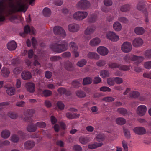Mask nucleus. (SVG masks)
I'll return each instance as SVG.
<instances>
[{"mask_svg": "<svg viewBox=\"0 0 151 151\" xmlns=\"http://www.w3.org/2000/svg\"><path fill=\"white\" fill-rule=\"evenodd\" d=\"M52 50L57 53H60L67 50L68 48V45L67 42L58 41L51 47Z\"/></svg>", "mask_w": 151, "mask_h": 151, "instance_id": "obj_1", "label": "nucleus"}, {"mask_svg": "<svg viewBox=\"0 0 151 151\" xmlns=\"http://www.w3.org/2000/svg\"><path fill=\"white\" fill-rule=\"evenodd\" d=\"M17 6H15L12 3L10 4L9 6L11 8V13L21 11L25 12L27 10L28 8V5L24 4V2L17 1Z\"/></svg>", "mask_w": 151, "mask_h": 151, "instance_id": "obj_2", "label": "nucleus"}, {"mask_svg": "<svg viewBox=\"0 0 151 151\" xmlns=\"http://www.w3.org/2000/svg\"><path fill=\"white\" fill-rule=\"evenodd\" d=\"M123 59L124 61L126 63H130V61H135V63L138 64L142 61L143 59V57L128 54L124 57Z\"/></svg>", "mask_w": 151, "mask_h": 151, "instance_id": "obj_3", "label": "nucleus"}, {"mask_svg": "<svg viewBox=\"0 0 151 151\" xmlns=\"http://www.w3.org/2000/svg\"><path fill=\"white\" fill-rule=\"evenodd\" d=\"M76 6L79 9L85 10L90 7L91 4L87 0H81L77 3Z\"/></svg>", "mask_w": 151, "mask_h": 151, "instance_id": "obj_4", "label": "nucleus"}, {"mask_svg": "<svg viewBox=\"0 0 151 151\" xmlns=\"http://www.w3.org/2000/svg\"><path fill=\"white\" fill-rule=\"evenodd\" d=\"M88 15V13L86 12L78 11L74 13L73 17L74 19L80 21L83 19Z\"/></svg>", "mask_w": 151, "mask_h": 151, "instance_id": "obj_5", "label": "nucleus"}, {"mask_svg": "<svg viewBox=\"0 0 151 151\" xmlns=\"http://www.w3.org/2000/svg\"><path fill=\"white\" fill-rule=\"evenodd\" d=\"M54 33L55 35H59L60 36L64 37L66 35V33L63 29L61 27L57 26L53 29Z\"/></svg>", "mask_w": 151, "mask_h": 151, "instance_id": "obj_6", "label": "nucleus"}, {"mask_svg": "<svg viewBox=\"0 0 151 151\" xmlns=\"http://www.w3.org/2000/svg\"><path fill=\"white\" fill-rule=\"evenodd\" d=\"M31 32L32 34L34 35L35 34V29L32 26L31 28H30L28 25L25 26L24 27V32L20 33V35L23 37H25V35Z\"/></svg>", "mask_w": 151, "mask_h": 151, "instance_id": "obj_7", "label": "nucleus"}, {"mask_svg": "<svg viewBox=\"0 0 151 151\" xmlns=\"http://www.w3.org/2000/svg\"><path fill=\"white\" fill-rule=\"evenodd\" d=\"M132 49L131 43L128 42H124L122 45L121 49L125 53H128L131 51Z\"/></svg>", "mask_w": 151, "mask_h": 151, "instance_id": "obj_8", "label": "nucleus"}, {"mask_svg": "<svg viewBox=\"0 0 151 151\" xmlns=\"http://www.w3.org/2000/svg\"><path fill=\"white\" fill-rule=\"evenodd\" d=\"M106 37L113 42L117 41L119 40V37L113 32L109 31L106 35Z\"/></svg>", "mask_w": 151, "mask_h": 151, "instance_id": "obj_9", "label": "nucleus"}, {"mask_svg": "<svg viewBox=\"0 0 151 151\" xmlns=\"http://www.w3.org/2000/svg\"><path fill=\"white\" fill-rule=\"evenodd\" d=\"M146 111V106L144 105H141L137 107V113L139 116H143L145 114Z\"/></svg>", "mask_w": 151, "mask_h": 151, "instance_id": "obj_10", "label": "nucleus"}, {"mask_svg": "<svg viewBox=\"0 0 151 151\" xmlns=\"http://www.w3.org/2000/svg\"><path fill=\"white\" fill-rule=\"evenodd\" d=\"M133 131L135 133L139 135H143L146 132L145 129L142 127H136L133 129Z\"/></svg>", "mask_w": 151, "mask_h": 151, "instance_id": "obj_11", "label": "nucleus"}, {"mask_svg": "<svg viewBox=\"0 0 151 151\" xmlns=\"http://www.w3.org/2000/svg\"><path fill=\"white\" fill-rule=\"evenodd\" d=\"M97 52L99 54L102 56L106 55L109 52L108 50L106 47L102 46L98 47Z\"/></svg>", "mask_w": 151, "mask_h": 151, "instance_id": "obj_12", "label": "nucleus"}, {"mask_svg": "<svg viewBox=\"0 0 151 151\" xmlns=\"http://www.w3.org/2000/svg\"><path fill=\"white\" fill-rule=\"evenodd\" d=\"M68 30L73 32H77L79 29V27L78 25L76 24L73 23L70 24L68 26Z\"/></svg>", "mask_w": 151, "mask_h": 151, "instance_id": "obj_13", "label": "nucleus"}, {"mask_svg": "<svg viewBox=\"0 0 151 151\" xmlns=\"http://www.w3.org/2000/svg\"><path fill=\"white\" fill-rule=\"evenodd\" d=\"M26 87L27 90L30 93H34L35 90V85L31 82H29L26 84Z\"/></svg>", "mask_w": 151, "mask_h": 151, "instance_id": "obj_14", "label": "nucleus"}, {"mask_svg": "<svg viewBox=\"0 0 151 151\" xmlns=\"http://www.w3.org/2000/svg\"><path fill=\"white\" fill-rule=\"evenodd\" d=\"M143 43V40L139 38L135 39L133 40L132 42L133 46L135 47H138L141 46Z\"/></svg>", "mask_w": 151, "mask_h": 151, "instance_id": "obj_15", "label": "nucleus"}, {"mask_svg": "<svg viewBox=\"0 0 151 151\" xmlns=\"http://www.w3.org/2000/svg\"><path fill=\"white\" fill-rule=\"evenodd\" d=\"M35 143L32 141H28L25 142L24 147L25 149L29 150L35 146Z\"/></svg>", "mask_w": 151, "mask_h": 151, "instance_id": "obj_16", "label": "nucleus"}, {"mask_svg": "<svg viewBox=\"0 0 151 151\" xmlns=\"http://www.w3.org/2000/svg\"><path fill=\"white\" fill-rule=\"evenodd\" d=\"M22 78L24 80H28L32 77L31 73L29 71H23L21 73Z\"/></svg>", "mask_w": 151, "mask_h": 151, "instance_id": "obj_17", "label": "nucleus"}, {"mask_svg": "<svg viewBox=\"0 0 151 151\" xmlns=\"http://www.w3.org/2000/svg\"><path fill=\"white\" fill-rule=\"evenodd\" d=\"M17 45L14 41H11L9 42L7 45V48L10 50H14L16 48Z\"/></svg>", "mask_w": 151, "mask_h": 151, "instance_id": "obj_18", "label": "nucleus"}, {"mask_svg": "<svg viewBox=\"0 0 151 151\" xmlns=\"http://www.w3.org/2000/svg\"><path fill=\"white\" fill-rule=\"evenodd\" d=\"M37 129L36 124H29L27 127V129L29 132H35Z\"/></svg>", "mask_w": 151, "mask_h": 151, "instance_id": "obj_19", "label": "nucleus"}, {"mask_svg": "<svg viewBox=\"0 0 151 151\" xmlns=\"http://www.w3.org/2000/svg\"><path fill=\"white\" fill-rule=\"evenodd\" d=\"M87 56L89 58L93 59L98 60L100 58L99 55L97 53L92 52H89Z\"/></svg>", "mask_w": 151, "mask_h": 151, "instance_id": "obj_20", "label": "nucleus"}, {"mask_svg": "<svg viewBox=\"0 0 151 151\" xmlns=\"http://www.w3.org/2000/svg\"><path fill=\"white\" fill-rule=\"evenodd\" d=\"M10 132L8 130L5 129L1 132V137L4 139L8 138L10 136Z\"/></svg>", "mask_w": 151, "mask_h": 151, "instance_id": "obj_21", "label": "nucleus"}, {"mask_svg": "<svg viewBox=\"0 0 151 151\" xmlns=\"http://www.w3.org/2000/svg\"><path fill=\"white\" fill-rule=\"evenodd\" d=\"M2 75L4 77H7L10 73L9 70L6 68H3L1 71Z\"/></svg>", "mask_w": 151, "mask_h": 151, "instance_id": "obj_22", "label": "nucleus"}, {"mask_svg": "<svg viewBox=\"0 0 151 151\" xmlns=\"http://www.w3.org/2000/svg\"><path fill=\"white\" fill-rule=\"evenodd\" d=\"M140 95L139 92L137 91H131L129 95V97L132 98H137Z\"/></svg>", "mask_w": 151, "mask_h": 151, "instance_id": "obj_23", "label": "nucleus"}, {"mask_svg": "<svg viewBox=\"0 0 151 151\" xmlns=\"http://www.w3.org/2000/svg\"><path fill=\"white\" fill-rule=\"evenodd\" d=\"M100 40L98 38H95L92 39L90 42V44L92 46L97 45L100 42Z\"/></svg>", "mask_w": 151, "mask_h": 151, "instance_id": "obj_24", "label": "nucleus"}, {"mask_svg": "<svg viewBox=\"0 0 151 151\" xmlns=\"http://www.w3.org/2000/svg\"><path fill=\"white\" fill-rule=\"evenodd\" d=\"M134 32L135 33L138 35H141L144 34L145 30L142 27H137L135 28Z\"/></svg>", "mask_w": 151, "mask_h": 151, "instance_id": "obj_25", "label": "nucleus"}, {"mask_svg": "<svg viewBox=\"0 0 151 151\" xmlns=\"http://www.w3.org/2000/svg\"><path fill=\"white\" fill-rule=\"evenodd\" d=\"M65 68L68 71H71L74 70L73 64L70 62H67L65 65Z\"/></svg>", "mask_w": 151, "mask_h": 151, "instance_id": "obj_26", "label": "nucleus"}, {"mask_svg": "<svg viewBox=\"0 0 151 151\" xmlns=\"http://www.w3.org/2000/svg\"><path fill=\"white\" fill-rule=\"evenodd\" d=\"M92 82V79L89 77H86L83 79V85H86L91 84Z\"/></svg>", "mask_w": 151, "mask_h": 151, "instance_id": "obj_27", "label": "nucleus"}, {"mask_svg": "<svg viewBox=\"0 0 151 151\" xmlns=\"http://www.w3.org/2000/svg\"><path fill=\"white\" fill-rule=\"evenodd\" d=\"M108 66L109 68L112 69L117 68H119L120 64L116 62H109L108 63Z\"/></svg>", "mask_w": 151, "mask_h": 151, "instance_id": "obj_28", "label": "nucleus"}, {"mask_svg": "<svg viewBox=\"0 0 151 151\" xmlns=\"http://www.w3.org/2000/svg\"><path fill=\"white\" fill-rule=\"evenodd\" d=\"M114 29L116 31H120L122 29V26L121 24L117 22L114 23L113 25Z\"/></svg>", "mask_w": 151, "mask_h": 151, "instance_id": "obj_29", "label": "nucleus"}, {"mask_svg": "<svg viewBox=\"0 0 151 151\" xmlns=\"http://www.w3.org/2000/svg\"><path fill=\"white\" fill-rule=\"evenodd\" d=\"M131 8V6L129 4H125L122 6L120 10L122 12H126L129 11Z\"/></svg>", "mask_w": 151, "mask_h": 151, "instance_id": "obj_30", "label": "nucleus"}, {"mask_svg": "<svg viewBox=\"0 0 151 151\" xmlns=\"http://www.w3.org/2000/svg\"><path fill=\"white\" fill-rule=\"evenodd\" d=\"M97 18L96 15L94 14H91L89 15L88 20L90 23H93L96 21Z\"/></svg>", "mask_w": 151, "mask_h": 151, "instance_id": "obj_31", "label": "nucleus"}, {"mask_svg": "<svg viewBox=\"0 0 151 151\" xmlns=\"http://www.w3.org/2000/svg\"><path fill=\"white\" fill-rule=\"evenodd\" d=\"M145 3L142 0L140 1L137 5V9L140 11L142 10L145 8Z\"/></svg>", "mask_w": 151, "mask_h": 151, "instance_id": "obj_32", "label": "nucleus"}, {"mask_svg": "<svg viewBox=\"0 0 151 151\" xmlns=\"http://www.w3.org/2000/svg\"><path fill=\"white\" fill-rule=\"evenodd\" d=\"M95 30V28L92 27H89L84 31V34L86 35H89L93 33Z\"/></svg>", "mask_w": 151, "mask_h": 151, "instance_id": "obj_33", "label": "nucleus"}, {"mask_svg": "<svg viewBox=\"0 0 151 151\" xmlns=\"http://www.w3.org/2000/svg\"><path fill=\"white\" fill-rule=\"evenodd\" d=\"M103 145L102 143H96L89 145L88 146V147L90 149H94L97 148L98 147L102 146Z\"/></svg>", "mask_w": 151, "mask_h": 151, "instance_id": "obj_34", "label": "nucleus"}, {"mask_svg": "<svg viewBox=\"0 0 151 151\" xmlns=\"http://www.w3.org/2000/svg\"><path fill=\"white\" fill-rule=\"evenodd\" d=\"M76 96L79 98H82L86 96V94L84 92L81 90H78L76 92Z\"/></svg>", "mask_w": 151, "mask_h": 151, "instance_id": "obj_35", "label": "nucleus"}, {"mask_svg": "<svg viewBox=\"0 0 151 151\" xmlns=\"http://www.w3.org/2000/svg\"><path fill=\"white\" fill-rule=\"evenodd\" d=\"M43 14L45 17H49L51 14L50 10L48 8H45L43 10Z\"/></svg>", "mask_w": 151, "mask_h": 151, "instance_id": "obj_36", "label": "nucleus"}, {"mask_svg": "<svg viewBox=\"0 0 151 151\" xmlns=\"http://www.w3.org/2000/svg\"><path fill=\"white\" fill-rule=\"evenodd\" d=\"M116 122L117 124L119 125H122L125 123L126 120L123 118H118L116 119Z\"/></svg>", "mask_w": 151, "mask_h": 151, "instance_id": "obj_37", "label": "nucleus"}, {"mask_svg": "<svg viewBox=\"0 0 151 151\" xmlns=\"http://www.w3.org/2000/svg\"><path fill=\"white\" fill-rule=\"evenodd\" d=\"M100 76L102 78H104L106 77L109 76V73L108 71L106 70H103L101 71Z\"/></svg>", "mask_w": 151, "mask_h": 151, "instance_id": "obj_38", "label": "nucleus"}, {"mask_svg": "<svg viewBox=\"0 0 151 151\" xmlns=\"http://www.w3.org/2000/svg\"><path fill=\"white\" fill-rule=\"evenodd\" d=\"M79 140L80 142L82 144L85 145L89 141L88 138L85 137H81L79 138Z\"/></svg>", "mask_w": 151, "mask_h": 151, "instance_id": "obj_39", "label": "nucleus"}, {"mask_svg": "<svg viewBox=\"0 0 151 151\" xmlns=\"http://www.w3.org/2000/svg\"><path fill=\"white\" fill-rule=\"evenodd\" d=\"M42 93L45 97H47L51 96L52 94V92L50 90L45 89L43 91Z\"/></svg>", "mask_w": 151, "mask_h": 151, "instance_id": "obj_40", "label": "nucleus"}, {"mask_svg": "<svg viewBox=\"0 0 151 151\" xmlns=\"http://www.w3.org/2000/svg\"><path fill=\"white\" fill-rule=\"evenodd\" d=\"M69 46L71 49L73 50H78V47L76 43L73 42H71L69 44Z\"/></svg>", "mask_w": 151, "mask_h": 151, "instance_id": "obj_41", "label": "nucleus"}, {"mask_svg": "<svg viewBox=\"0 0 151 151\" xmlns=\"http://www.w3.org/2000/svg\"><path fill=\"white\" fill-rule=\"evenodd\" d=\"M86 60L85 59H83L78 61L77 63V65L80 67H82L86 65Z\"/></svg>", "mask_w": 151, "mask_h": 151, "instance_id": "obj_42", "label": "nucleus"}, {"mask_svg": "<svg viewBox=\"0 0 151 151\" xmlns=\"http://www.w3.org/2000/svg\"><path fill=\"white\" fill-rule=\"evenodd\" d=\"M7 116L11 118L14 119H16L18 116L16 113L12 112H9L7 114Z\"/></svg>", "mask_w": 151, "mask_h": 151, "instance_id": "obj_43", "label": "nucleus"}, {"mask_svg": "<svg viewBox=\"0 0 151 151\" xmlns=\"http://www.w3.org/2000/svg\"><path fill=\"white\" fill-rule=\"evenodd\" d=\"M36 125L37 127L44 128L46 126V124L43 122H39L36 124Z\"/></svg>", "mask_w": 151, "mask_h": 151, "instance_id": "obj_44", "label": "nucleus"}, {"mask_svg": "<svg viewBox=\"0 0 151 151\" xmlns=\"http://www.w3.org/2000/svg\"><path fill=\"white\" fill-rule=\"evenodd\" d=\"M73 86L76 88H78L80 87L81 84L80 82L77 80L73 81L72 83Z\"/></svg>", "mask_w": 151, "mask_h": 151, "instance_id": "obj_45", "label": "nucleus"}, {"mask_svg": "<svg viewBox=\"0 0 151 151\" xmlns=\"http://www.w3.org/2000/svg\"><path fill=\"white\" fill-rule=\"evenodd\" d=\"M104 139V135L103 134H99L96 137V140L99 142L103 141Z\"/></svg>", "mask_w": 151, "mask_h": 151, "instance_id": "obj_46", "label": "nucleus"}, {"mask_svg": "<svg viewBox=\"0 0 151 151\" xmlns=\"http://www.w3.org/2000/svg\"><path fill=\"white\" fill-rule=\"evenodd\" d=\"M15 89L11 87L9 88L6 91L7 93L10 96H12L15 93Z\"/></svg>", "mask_w": 151, "mask_h": 151, "instance_id": "obj_47", "label": "nucleus"}, {"mask_svg": "<svg viewBox=\"0 0 151 151\" xmlns=\"http://www.w3.org/2000/svg\"><path fill=\"white\" fill-rule=\"evenodd\" d=\"M117 111L123 115H125L127 114V110L125 108H118L117 110Z\"/></svg>", "mask_w": 151, "mask_h": 151, "instance_id": "obj_48", "label": "nucleus"}, {"mask_svg": "<svg viewBox=\"0 0 151 151\" xmlns=\"http://www.w3.org/2000/svg\"><path fill=\"white\" fill-rule=\"evenodd\" d=\"M11 141L14 143H17L18 142L19 138L17 135L14 134L11 136Z\"/></svg>", "mask_w": 151, "mask_h": 151, "instance_id": "obj_49", "label": "nucleus"}, {"mask_svg": "<svg viewBox=\"0 0 151 151\" xmlns=\"http://www.w3.org/2000/svg\"><path fill=\"white\" fill-rule=\"evenodd\" d=\"M114 98L111 96H108L104 98L102 100L106 102H110L114 101Z\"/></svg>", "mask_w": 151, "mask_h": 151, "instance_id": "obj_50", "label": "nucleus"}, {"mask_svg": "<svg viewBox=\"0 0 151 151\" xmlns=\"http://www.w3.org/2000/svg\"><path fill=\"white\" fill-rule=\"evenodd\" d=\"M120 70L123 71H128L130 69L129 67L126 65H121L120 64V66L119 67Z\"/></svg>", "mask_w": 151, "mask_h": 151, "instance_id": "obj_51", "label": "nucleus"}, {"mask_svg": "<svg viewBox=\"0 0 151 151\" xmlns=\"http://www.w3.org/2000/svg\"><path fill=\"white\" fill-rule=\"evenodd\" d=\"M56 104L57 106L59 109L61 110L64 109L65 105L62 101H58L57 103Z\"/></svg>", "mask_w": 151, "mask_h": 151, "instance_id": "obj_52", "label": "nucleus"}, {"mask_svg": "<svg viewBox=\"0 0 151 151\" xmlns=\"http://www.w3.org/2000/svg\"><path fill=\"white\" fill-rule=\"evenodd\" d=\"M107 82L109 85L111 86H113L115 84L114 79L111 78H108L107 79Z\"/></svg>", "mask_w": 151, "mask_h": 151, "instance_id": "obj_53", "label": "nucleus"}, {"mask_svg": "<svg viewBox=\"0 0 151 151\" xmlns=\"http://www.w3.org/2000/svg\"><path fill=\"white\" fill-rule=\"evenodd\" d=\"M118 20L119 21L124 23H127L129 21L127 19L124 17H119L118 19Z\"/></svg>", "mask_w": 151, "mask_h": 151, "instance_id": "obj_54", "label": "nucleus"}, {"mask_svg": "<svg viewBox=\"0 0 151 151\" xmlns=\"http://www.w3.org/2000/svg\"><path fill=\"white\" fill-rule=\"evenodd\" d=\"M124 135L128 139H129L130 137V134L129 131L127 129H124Z\"/></svg>", "mask_w": 151, "mask_h": 151, "instance_id": "obj_55", "label": "nucleus"}, {"mask_svg": "<svg viewBox=\"0 0 151 151\" xmlns=\"http://www.w3.org/2000/svg\"><path fill=\"white\" fill-rule=\"evenodd\" d=\"M100 90L101 91L103 92H111V89L106 86H102L100 88Z\"/></svg>", "mask_w": 151, "mask_h": 151, "instance_id": "obj_56", "label": "nucleus"}, {"mask_svg": "<svg viewBox=\"0 0 151 151\" xmlns=\"http://www.w3.org/2000/svg\"><path fill=\"white\" fill-rule=\"evenodd\" d=\"M60 59H61V58L60 56H52L50 58V60L52 62L56 61Z\"/></svg>", "mask_w": 151, "mask_h": 151, "instance_id": "obj_57", "label": "nucleus"}, {"mask_svg": "<svg viewBox=\"0 0 151 151\" xmlns=\"http://www.w3.org/2000/svg\"><path fill=\"white\" fill-rule=\"evenodd\" d=\"M122 146L124 148V151H128V147L127 146V143L124 140H123L122 141Z\"/></svg>", "mask_w": 151, "mask_h": 151, "instance_id": "obj_58", "label": "nucleus"}, {"mask_svg": "<svg viewBox=\"0 0 151 151\" xmlns=\"http://www.w3.org/2000/svg\"><path fill=\"white\" fill-rule=\"evenodd\" d=\"M20 63V60L17 58L13 59L11 60L12 64L13 65H17Z\"/></svg>", "mask_w": 151, "mask_h": 151, "instance_id": "obj_59", "label": "nucleus"}, {"mask_svg": "<svg viewBox=\"0 0 151 151\" xmlns=\"http://www.w3.org/2000/svg\"><path fill=\"white\" fill-rule=\"evenodd\" d=\"M106 63V61L103 60H100L96 63L97 65L100 67H101L104 66Z\"/></svg>", "mask_w": 151, "mask_h": 151, "instance_id": "obj_60", "label": "nucleus"}, {"mask_svg": "<svg viewBox=\"0 0 151 151\" xmlns=\"http://www.w3.org/2000/svg\"><path fill=\"white\" fill-rule=\"evenodd\" d=\"M22 70V68L20 67H17L13 70V73L16 75L19 74L20 73Z\"/></svg>", "mask_w": 151, "mask_h": 151, "instance_id": "obj_61", "label": "nucleus"}, {"mask_svg": "<svg viewBox=\"0 0 151 151\" xmlns=\"http://www.w3.org/2000/svg\"><path fill=\"white\" fill-rule=\"evenodd\" d=\"M145 57L146 58L149 59H151V50H147L145 53Z\"/></svg>", "mask_w": 151, "mask_h": 151, "instance_id": "obj_62", "label": "nucleus"}, {"mask_svg": "<svg viewBox=\"0 0 151 151\" xmlns=\"http://www.w3.org/2000/svg\"><path fill=\"white\" fill-rule=\"evenodd\" d=\"M57 91L61 95H62L65 94L66 89L63 88H60L57 89Z\"/></svg>", "mask_w": 151, "mask_h": 151, "instance_id": "obj_63", "label": "nucleus"}, {"mask_svg": "<svg viewBox=\"0 0 151 151\" xmlns=\"http://www.w3.org/2000/svg\"><path fill=\"white\" fill-rule=\"evenodd\" d=\"M144 66L146 69H149L151 68V61H150L145 62L144 63Z\"/></svg>", "mask_w": 151, "mask_h": 151, "instance_id": "obj_64", "label": "nucleus"}]
</instances>
